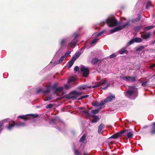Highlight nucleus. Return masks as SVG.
Segmentation results:
<instances>
[{
	"mask_svg": "<svg viewBox=\"0 0 155 155\" xmlns=\"http://www.w3.org/2000/svg\"><path fill=\"white\" fill-rule=\"evenodd\" d=\"M127 131L126 130H123L120 132L114 134L113 135L110 137L108 141V145L115 144V143L113 141H111L110 140L111 139H117L122 136L124 133Z\"/></svg>",
	"mask_w": 155,
	"mask_h": 155,
	"instance_id": "obj_1",
	"label": "nucleus"
},
{
	"mask_svg": "<svg viewBox=\"0 0 155 155\" xmlns=\"http://www.w3.org/2000/svg\"><path fill=\"white\" fill-rule=\"evenodd\" d=\"M82 94V92H78L74 91L70 92V93L66 95V97L68 99H75L77 98L79 96Z\"/></svg>",
	"mask_w": 155,
	"mask_h": 155,
	"instance_id": "obj_2",
	"label": "nucleus"
},
{
	"mask_svg": "<svg viewBox=\"0 0 155 155\" xmlns=\"http://www.w3.org/2000/svg\"><path fill=\"white\" fill-rule=\"evenodd\" d=\"M106 21L108 26L110 27L115 26L117 24V21L114 17L108 18Z\"/></svg>",
	"mask_w": 155,
	"mask_h": 155,
	"instance_id": "obj_3",
	"label": "nucleus"
},
{
	"mask_svg": "<svg viewBox=\"0 0 155 155\" xmlns=\"http://www.w3.org/2000/svg\"><path fill=\"white\" fill-rule=\"evenodd\" d=\"M130 22L129 21L126 22L123 25L121 26L117 27L114 29H112L110 31V33H113L115 32L121 30L128 25Z\"/></svg>",
	"mask_w": 155,
	"mask_h": 155,
	"instance_id": "obj_4",
	"label": "nucleus"
},
{
	"mask_svg": "<svg viewBox=\"0 0 155 155\" xmlns=\"http://www.w3.org/2000/svg\"><path fill=\"white\" fill-rule=\"evenodd\" d=\"M134 87L132 86H129L128 90L126 92L125 95L128 97H130L132 95L135 93V91L134 90Z\"/></svg>",
	"mask_w": 155,
	"mask_h": 155,
	"instance_id": "obj_5",
	"label": "nucleus"
},
{
	"mask_svg": "<svg viewBox=\"0 0 155 155\" xmlns=\"http://www.w3.org/2000/svg\"><path fill=\"white\" fill-rule=\"evenodd\" d=\"M81 71L83 73V75L84 77H87L89 74V71L88 69L84 66L81 67Z\"/></svg>",
	"mask_w": 155,
	"mask_h": 155,
	"instance_id": "obj_6",
	"label": "nucleus"
},
{
	"mask_svg": "<svg viewBox=\"0 0 155 155\" xmlns=\"http://www.w3.org/2000/svg\"><path fill=\"white\" fill-rule=\"evenodd\" d=\"M142 39L139 38H132L127 43V45L129 46L133 44L134 42L140 43L142 42Z\"/></svg>",
	"mask_w": 155,
	"mask_h": 155,
	"instance_id": "obj_7",
	"label": "nucleus"
},
{
	"mask_svg": "<svg viewBox=\"0 0 155 155\" xmlns=\"http://www.w3.org/2000/svg\"><path fill=\"white\" fill-rule=\"evenodd\" d=\"M63 90V87H59L53 91H54V94H56L57 96H60V95H59V93L62 92Z\"/></svg>",
	"mask_w": 155,
	"mask_h": 155,
	"instance_id": "obj_8",
	"label": "nucleus"
},
{
	"mask_svg": "<svg viewBox=\"0 0 155 155\" xmlns=\"http://www.w3.org/2000/svg\"><path fill=\"white\" fill-rule=\"evenodd\" d=\"M83 148L82 147H80L78 148H74V153L75 155H81V152L82 151Z\"/></svg>",
	"mask_w": 155,
	"mask_h": 155,
	"instance_id": "obj_9",
	"label": "nucleus"
},
{
	"mask_svg": "<svg viewBox=\"0 0 155 155\" xmlns=\"http://www.w3.org/2000/svg\"><path fill=\"white\" fill-rule=\"evenodd\" d=\"M149 133L150 135H155V122L152 124V126L150 129V130L149 132Z\"/></svg>",
	"mask_w": 155,
	"mask_h": 155,
	"instance_id": "obj_10",
	"label": "nucleus"
},
{
	"mask_svg": "<svg viewBox=\"0 0 155 155\" xmlns=\"http://www.w3.org/2000/svg\"><path fill=\"white\" fill-rule=\"evenodd\" d=\"M107 81L105 79H102L100 82H97L95 83V85L97 87L100 86L102 85L105 84L107 83Z\"/></svg>",
	"mask_w": 155,
	"mask_h": 155,
	"instance_id": "obj_11",
	"label": "nucleus"
},
{
	"mask_svg": "<svg viewBox=\"0 0 155 155\" xmlns=\"http://www.w3.org/2000/svg\"><path fill=\"white\" fill-rule=\"evenodd\" d=\"M102 60H99L97 58H94L91 60V62L93 64H97L98 63H100Z\"/></svg>",
	"mask_w": 155,
	"mask_h": 155,
	"instance_id": "obj_12",
	"label": "nucleus"
},
{
	"mask_svg": "<svg viewBox=\"0 0 155 155\" xmlns=\"http://www.w3.org/2000/svg\"><path fill=\"white\" fill-rule=\"evenodd\" d=\"M110 94V96H108L105 99L106 101L107 102L111 101L113 98H115V97L114 95H112L111 94Z\"/></svg>",
	"mask_w": 155,
	"mask_h": 155,
	"instance_id": "obj_13",
	"label": "nucleus"
},
{
	"mask_svg": "<svg viewBox=\"0 0 155 155\" xmlns=\"http://www.w3.org/2000/svg\"><path fill=\"white\" fill-rule=\"evenodd\" d=\"M126 130L127 131L124 133V136L126 135L128 138H130L133 136V133L129 131V130Z\"/></svg>",
	"mask_w": 155,
	"mask_h": 155,
	"instance_id": "obj_14",
	"label": "nucleus"
},
{
	"mask_svg": "<svg viewBox=\"0 0 155 155\" xmlns=\"http://www.w3.org/2000/svg\"><path fill=\"white\" fill-rule=\"evenodd\" d=\"M15 126V122L13 121L12 123H10L7 126L6 128L8 130H11L12 128Z\"/></svg>",
	"mask_w": 155,
	"mask_h": 155,
	"instance_id": "obj_15",
	"label": "nucleus"
},
{
	"mask_svg": "<svg viewBox=\"0 0 155 155\" xmlns=\"http://www.w3.org/2000/svg\"><path fill=\"white\" fill-rule=\"evenodd\" d=\"M151 35V33L150 32H148L146 34L142 35L141 37L144 39H147L150 38Z\"/></svg>",
	"mask_w": 155,
	"mask_h": 155,
	"instance_id": "obj_16",
	"label": "nucleus"
},
{
	"mask_svg": "<svg viewBox=\"0 0 155 155\" xmlns=\"http://www.w3.org/2000/svg\"><path fill=\"white\" fill-rule=\"evenodd\" d=\"M104 127V125L103 123H101L98 127V133L101 134L102 133V130Z\"/></svg>",
	"mask_w": 155,
	"mask_h": 155,
	"instance_id": "obj_17",
	"label": "nucleus"
},
{
	"mask_svg": "<svg viewBox=\"0 0 155 155\" xmlns=\"http://www.w3.org/2000/svg\"><path fill=\"white\" fill-rule=\"evenodd\" d=\"M138 17L137 18L134 19L132 20V21L133 22H138L139 21L141 18V16L140 13L137 14Z\"/></svg>",
	"mask_w": 155,
	"mask_h": 155,
	"instance_id": "obj_18",
	"label": "nucleus"
},
{
	"mask_svg": "<svg viewBox=\"0 0 155 155\" xmlns=\"http://www.w3.org/2000/svg\"><path fill=\"white\" fill-rule=\"evenodd\" d=\"M126 48H123L119 51V53L120 54H127L128 53V51L126 49Z\"/></svg>",
	"mask_w": 155,
	"mask_h": 155,
	"instance_id": "obj_19",
	"label": "nucleus"
},
{
	"mask_svg": "<svg viewBox=\"0 0 155 155\" xmlns=\"http://www.w3.org/2000/svg\"><path fill=\"white\" fill-rule=\"evenodd\" d=\"M44 94H49L51 91V87L50 86H46V90L44 89Z\"/></svg>",
	"mask_w": 155,
	"mask_h": 155,
	"instance_id": "obj_20",
	"label": "nucleus"
},
{
	"mask_svg": "<svg viewBox=\"0 0 155 155\" xmlns=\"http://www.w3.org/2000/svg\"><path fill=\"white\" fill-rule=\"evenodd\" d=\"M25 124L23 122H19L17 123H15V126L18 127H24L25 126Z\"/></svg>",
	"mask_w": 155,
	"mask_h": 155,
	"instance_id": "obj_21",
	"label": "nucleus"
},
{
	"mask_svg": "<svg viewBox=\"0 0 155 155\" xmlns=\"http://www.w3.org/2000/svg\"><path fill=\"white\" fill-rule=\"evenodd\" d=\"M147 46V45H146L145 46H141L136 48V51H141L143 50L145 47Z\"/></svg>",
	"mask_w": 155,
	"mask_h": 155,
	"instance_id": "obj_22",
	"label": "nucleus"
},
{
	"mask_svg": "<svg viewBox=\"0 0 155 155\" xmlns=\"http://www.w3.org/2000/svg\"><path fill=\"white\" fill-rule=\"evenodd\" d=\"M101 109L102 107H101L98 109L92 110L91 111V113L93 114H97Z\"/></svg>",
	"mask_w": 155,
	"mask_h": 155,
	"instance_id": "obj_23",
	"label": "nucleus"
},
{
	"mask_svg": "<svg viewBox=\"0 0 155 155\" xmlns=\"http://www.w3.org/2000/svg\"><path fill=\"white\" fill-rule=\"evenodd\" d=\"M80 109L81 110H82V111H81L82 112H83L85 114H88V115L89 116H93V115H91V114L90 113H89V111L88 110H83V109H84V107H80Z\"/></svg>",
	"mask_w": 155,
	"mask_h": 155,
	"instance_id": "obj_24",
	"label": "nucleus"
},
{
	"mask_svg": "<svg viewBox=\"0 0 155 155\" xmlns=\"http://www.w3.org/2000/svg\"><path fill=\"white\" fill-rule=\"evenodd\" d=\"M65 58L63 56H62L61 57V58H60L59 60L58 61H57L56 62V64H60L64 60V58Z\"/></svg>",
	"mask_w": 155,
	"mask_h": 155,
	"instance_id": "obj_25",
	"label": "nucleus"
},
{
	"mask_svg": "<svg viewBox=\"0 0 155 155\" xmlns=\"http://www.w3.org/2000/svg\"><path fill=\"white\" fill-rule=\"evenodd\" d=\"M136 76H129V81H131L132 82H134L136 81Z\"/></svg>",
	"mask_w": 155,
	"mask_h": 155,
	"instance_id": "obj_26",
	"label": "nucleus"
},
{
	"mask_svg": "<svg viewBox=\"0 0 155 155\" xmlns=\"http://www.w3.org/2000/svg\"><path fill=\"white\" fill-rule=\"evenodd\" d=\"M154 27V26L153 25L147 26L144 28L143 30L144 31L149 30L153 28Z\"/></svg>",
	"mask_w": 155,
	"mask_h": 155,
	"instance_id": "obj_27",
	"label": "nucleus"
},
{
	"mask_svg": "<svg viewBox=\"0 0 155 155\" xmlns=\"http://www.w3.org/2000/svg\"><path fill=\"white\" fill-rule=\"evenodd\" d=\"M18 117L20 118H21L24 120L25 121H26L29 119L28 117L25 115L19 116H18Z\"/></svg>",
	"mask_w": 155,
	"mask_h": 155,
	"instance_id": "obj_28",
	"label": "nucleus"
},
{
	"mask_svg": "<svg viewBox=\"0 0 155 155\" xmlns=\"http://www.w3.org/2000/svg\"><path fill=\"white\" fill-rule=\"evenodd\" d=\"M120 78H121L122 79L125 81H126L127 82H129V76H125L124 75H123L122 76V77H120Z\"/></svg>",
	"mask_w": 155,
	"mask_h": 155,
	"instance_id": "obj_29",
	"label": "nucleus"
},
{
	"mask_svg": "<svg viewBox=\"0 0 155 155\" xmlns=\"http://www.w3.org/2000/svg\"><path fill=\"white\" fill-rule=\"evenodd\" d=\"M150 6H153V5L151 4V2L150 1H149L147 3L146 8L147 9H148Z\"/></svg>",
	"mask_w": 155,
	"mask_h": 155,
	"instance_id": "obj_30",
	"label": "nucleus"
},
{
	"mask_svg": "<svg viewBox=\"0 0 155 155\" xmlns=\"http://www.w3.org/2000/svg\"><path fill=\"white\" fill-rule=\"evenodd\" d=\"M91 104L94 106H99V103L98 101H95L92 102Z\"/></svg>",
	"mask_w": 155,
	"mask_h": 155,
	"instance_id": "obj_31",
	"label": "nucleus"
},
{
	"mask_svg": "<svg viewBox=\"0 0 155 155\" xmlns=\"http://www.w3.org/2000/svg\"><path fill=\"white\" fill-rule=\"evenodd\" d=\"M99 120V118L98 116H95L94 118L92 120V122L93 123L97 122Z\"/></svg>",
	"mask_w": 155,
	"mask_h": 155,
	"instance_id": "obj_32",
	"label": "nucleus"
},
{
	"mask_svg": "<svg viewBox=\"0 0 155 155\" xmlns=\"http://www.w3.org/2000/svg\"><path fill=\"white\" fill-rule=\"evenodd\" d=\"M86 135L84 134V135H83L80 138L79 141L80 142H81L84 141L86 138Z\"/></svg>",
	"mask_w": 155,
	"mask_h": 155,
	"instance_id": "obj_33",
	"label": "nucleus"
},
{
	"mask_svg": "<svg viewBox=\"0 0 155 155\" xmlns=\"http://www.w3.org/2000/svg\"><path fill=\"white\" fill-rule=\"evenodd\" d=\"M58 83H55L53 85L52 87V88L53 91L57 88V87L58 86Z\"/></svg>",
	"mask_w": 155,
	"mask_h": 155,
	"instance_id": "obj_34",
	"label": "nucleus"
},
{
	"mask_svg": "<svg viewBox=\"0 0 155 155\" xmlns=\"http://www.w3.org/2000/svg\"><path fill=\"white\" fill-rule=\"evenodd\" d=\"M86 85H83L80 86L78 87V88L80 90H84L86 89Z\"/></svg>",
	"mask_w": 155,
	"mask_h": 155,
	"instance_id": "obj_35",
	"label": "nucleus"
},
{
	"mask_svg": "<svg viewBox=\"0 0 155 155\" xmlns=\"http://www.w3.org/2000/svg\"><path fill=\"white\" fill-rule=\"evenodd\" d=\"M68 68L69 69L71 67V66H72V65H73L74 63V62H73V61H71V60H70L69 62H68Z\"/></svg>",
	"mask_w": 155,
	"mask_h": 155,
	"instance_id": "obj_36",
	"label": "nucleus"
},
{
	"mask_svg": "<svg viewBox=\"0 0 155 155\" xmlns=\"http://www.w3.org/2000/svg\"><path fill=\"white\" fill-rule=\"evenodd\" d=\"M98 38L97 37H95L93 40L91 41V44H94L95 43L97 42V41H98Z\"/></svg>",
	"mask_w": 155,
	"mask_h": 155,
	"instance_id": "obj_37",
	"label": "nucleus"
},
{
	"mask_svg": "<svg viewBox=\"0 0 155 155\" xmlns=\"http://www.w3.org/2000/svg\"><path fill=\"white\" fill-rule=\"evenodd\" d=\"M75 80V78L73 77H71L70 79H69L68 81V83H70L71 82L73 81H74Z\"/></svg>",
	"mask_w": 155,
	"mask_h": 155,
	"instance_id": "obj_38",
	"label": "nucleus"
},
{
	"mask_svg": "<svg viewBox=\"0 0 155 155\" xmlns=\"http://www.w3.org/2000/svg\"><path fill=\"white\" fill-rule=\"evenodd\" d=\"M27 115H28L29 116H31L33 118H36L38 117V115L37 114H29Z\"/></svg>",
	"mask_w": 155,
	"mask_h": 155,
	"instance_id": "obj_39",
	"label": "nucleus"
},
{
	"mask_svg": "<svg viewBox=\"0 0 155 155\" xmlns=\"http://www.w3.org/2000/svg\"><path fill=\"white\" fill-rule=\"evenodd\" d=\"M107 101H106V99H105L104 100H102L100 103H99L100 106H103L106 103H107Z\"/></svg>",
	"mask_w": 155,
	"mask_h": 155,
	"instance_id": "obj_40",
	"label": "nucleus"
},
{
	"mask_svg": "<svg viewBox=\"0 0 155 155\" xmlns=\"http://www.w3.org/2000/svg\"><path fill=\"white\" fill-rule=\"evenodd\" d=\"M76 45V43L75 42H73V41H71V42H70L69 45L68 46L69 47H72V45H73L74 46H75Z\"/></svg>",
	"mask_w": 155,
	"mask_h": 155,
	"instance_id": "obj_41",
	"label": "nucleus"
},
{
	"mask_svg": "<svg viewBox=\"0 0 155 155\" xmlns=\"http://www.w3.org/2000/svg\"><path fill=\"white\" fill-rule=\"evenodd\" d=\"M52 99V98L51 96L47 97L45 99H44L45 101H50Z\"/></svg>",
	"mask_w": 155,
	"mask_h": 155,
	"instance_id": "obj_42",
	"label": "nucleus"
},
{
	"mask_svg": "<svg viewBox=\"0 0 155 155\" xmlns=\"http://www.w3.org/2000/svg\"><path fill=\"white\" fill-rule=\"evenodd\" d=\"M71 53V52L70 51H68L67 52H66L64 55H63L65 58H66L68 56V55L70 54Z\"/></svg>",
	"mask_w": 155,
	"mask_h": 155,
	"instance_id": "obj_43",
	"label": "nucleus"
},
{
	"mask_svg": "<svg viewBox=\"0 0 155 155\" xmlns=\"http://www.w3.org/2000/svg\"><path fill=\"white\" fill-rule=\"evenodd\" d=\"M110 85H111L110 83H109L108 84H107V85L106 86L104 87H103L102 88V89L103 90H106L107 89V88H108V87L110 86Z\"/></svg>",
	"mask_w": 155,
	"mask_h": 155,
	"instance_id": "obj_44",
	"label": "nucleus"
},
{
	"mask_svg": "<svg viewBox=\"0 0 155 155\" xmlns=\"http://www.w3.org/2000/svg\"><path fill=\"white\" fill-rule=\"evenodd\" d=\"M78 58L75 55L72 57L71 61L74 62Z\"/></svg>",
	"mask_w": 155,
	"mask_h": 155,
	"instance_id": "obj_45",
	"label": "nucleus"
},
{
	"mask_svg": "<svg viewBox=\"0 0 155 155\" xmlns=\"http://www.w3.org/2000/svg\"><path fill=\"white\" fill-rule=\"evenodd\" d=\"M78 58L75 55L72 57L71 61L74 62Z\"/></svg>",
	"mask_w": 155,
	"mask_h": 155,
	"instance_id": "obj_46",
	"label": "nucleus"
},
{
	"mask_svg": "<svg viewBox=\"0 0 155 155\" xmlns=\"http://www.w3.org/2000/svg\"><path fill=\"white\" fill-rule=\"evenodd\" d=\"M78 58L75 55L72 57L71 61L74 62Z\"/></svg>",
	"mask_w": 155,
	"mask_h": 155,
	"instance_id": "obj_47",
	"label": "nucleus"
},
{
	"mask_svg": "<svg viewBox=\"0 0 155 155\" xmlns=\"http://www.w3.org/2000/svg\"><path fill=\"white\" fill-rule=\"evenodd\" d=\"M81 53L80 51H78V52L76 53L75 54V55L78 58L79 57L80 55L81 54Z\"/></svg>",
	"mask_w": 155,
	"mask_h": 155,
	"instance_id": "obj_48",
	"label": "nucleus"
},
{
	"mask_svg": "<svg viewBox=\"0 0 155 155\" xmlns=\"http://www.w3.org/2000/svg\"><path fill=\"white\" fill-rule=\"evenodd\" d=\"M106 31L105 30H103L100 32L98 34H97V36H101V35L103 34L104 32H105Z\"/></svg>",
	"mask_w": 155,
	"mask_h": 155,
	"instance_id": "obj_49",
	"label": "nucleus"
},
{
	"mask_svg": "<svg viewBox=\"0 0 155 155\" xmlns=\"http://www.w3.org/2000/svg\"><path fill=\"white\" fill-rule=\"evenodd\" d=\"M44 89L42 88H40L38 89L37 91V92L39 93L41 92H42L44 94Z\"/></svg>",
	"mask_w": 155,
	"mask_h": 155,
	"instance_id": "obj_50",
	"label": "nucleus"
},
{
	"mask_svg": "<svg viewBox=\"0 0 155 155\" xmlns=\"http://www.w3.org/2000/svg\"><path fill=\"white\" fill-rule=\"evenodd\" d=\"M53 106V105L51 104H48L47 105L46 107L47 109H48L52 107Z\"/></svg>",
	"mask_w": 155,
	"mask_h": 155,
	"instance_id": "obj_51",
	"label": "nucleus"
},
{
	"mask_svg": "<svg viewBox=\"0 0 155 155\" xmlns=\"http://www.w3.org/2000/svg\"><path fill=\"white\" fill-rule=\"evenodd\" d=\"M116 56V54L115 53H114L110 56V58H113L115 57Z\"/></svg>",
	"mask_w": 155,
	"mask_h": 155,
	"instance_id": "obj_52",
	"label": "nucleus"
},
{
	"mask_svg": "<svg viewBox=\"0 0 155 155\" xmlns=\"http://www.w3.org/2000/svg\"><path fill=\"white\" fill-rule=\"evenodd\" d=\"M148 82V81H145L143 82L142 84V86H145L146 85Z\"/></svg>",
	"mask_w": 155,
	"mask_h": 155,
	"instance_id": "obj_53",
	"label": "nucleus"
},
{
	"mask_svg": "<svg viewBox=\"0 0 155 155\" xmlns=\"http://www.w3.org/2000/svg\"><path fill=\"white\" fill-rule=\"evenodd\" d=\"M79 69V67L78 66H76L74 68V71H78Z\"/></svg>",
	"mask_w": 155,
	"mask_h": 155,
	"instance_id": "obj_54",
	"label": "nucleus"
},
{
	"mask_svg": "<svg viewBox=\"0 0 155 155\" xmlns=\"http://www.w3.org/2000/svg\"><path fill=\"white\" fill-rule=\"evenodd\" d=\"M65 42V40L64 39H62L60 43L61 45H62Z\"/></svg>",
	"mask_w": 155,
	"mask_h": 155,
	"instance_id": "obj_55",
	"label": "nucleus"
},
{
	"mask_svg": "<svg viewBox=\"0 0 155 155\" xmlns=\"http://www.w3.org/2000/svg\"><path fill=\"white\" fill-rule=\"evenodd\" d=\"M74 38H76L78 36V35L76 33H74Z\"/></svg>",
	"mask_w": 155,
	"mask_h": 155,
	"instance_id": "obj_56",
	"label": "nucleus"
},
{
	"mask_svg": "<svg viewBox=\"0 0 155 155\" xmlns=\"http://www.w3.org/2000/svg\"><path fill=\"white\" fill-rule=\"evenodd\" d=\"M64 87L66 89H68L69 88V86L67 84H65L64 85Z\"/></svg>",
	"mask_w": 155,
	"mask_h": 155,
	"instance_id": "obj_57",
	"label": "nucleus"
},
{
	"mask_svg": "<svg viewBox=\"0 0 155 155\" xmlns=\"http://www.w3.org/2000/svg\"><path fill=\"white\" fill-rule=\"evenodd\" d=\"M155 66V64H151L150 65V68H153V67H154Z\"/></svg>",
	"mask_w": 155,
	"mask_h": 155,
	"instance_id": "obj_58",
	"label": "nucleus"
},
{
	"mask_svg": "<svg viewBox=\"0 0 155 155\" xmlns=\"http://www.w3.org/2000/svg\"><path fill=\"white\" fill-rule=\"evenodd\" d=\"M89 97V95H84V96H83V98L87 97Z\"/></svg>",
	"mask_w": 155,
	"mask_h": 155,
	"instance_id": "obj_59",
	"label": "nucleus"
},
{
	"mask_svg": "<svg viewBox=\"0 0 155 155\" xmlns=\"http://www.w3.org/2000/svg\"><path fill=\"white\" fill-rule=\"evenodd\" d=\"M3 125V123L2 122H0V129H1V127Z\"/></svg>",
	"mask_w": 155,
	"mask_h": 155,
	"instance_id": "obj_60",
	"label": "nucleus"
},
{
	"mask_svg": "<svg viewBox=\"0 0 155 155\" xmlns=\"http://www.w3.org/2000/svg\"><path fill=\"white\" fill-rule=\"evenodd\" d=\"M82 99H83V96H82L81 97H79V98H78V100H81Z\"/></svg>",
	"mask_w": 155,
	"mask_h": 155,
	"instance_id": "obj_61",
	"label": "nucleus"
},
{
	"mask_svg": "<svg viewBox=\"0 0 155 155\" xmlns=\"http://www.w3.org/2000/svg\"><path fill=\"white\" fill-rule=\"evenodd\" d=\"M96 87V85H95L93 86L92 87V88H95V87Z\"/></svg>",
	"mask_w": 155,
	"mask_h": 155,
	"instance_id": "obj_62",
	"label": "nucleus"
},
{
	"mask_svg": "<svg viewBox=\"0 0 155 155\" xmlns=\"http://www.w3.org/2000/svg\"><path fill=\"white\" fill-rule=\"evenodd\" d=\"M86 87L88 88H91V86H86Z\"/></svg>",
	"mask_w": 155,
	"mask_h": 155,
	"instance_id": "obj_63",
	"label": "nucleus"
},
{
	"mask_svg": "<svg viewBox=\"0 0 155 155\" xmlns=\"http://www.w3.org/2000/svg\"><path fill=\"white\" fill-rule=\"evenodd\" d=\"M84 155H87V154L86 153H84Z\"/></svg>",
	"mask_w": 155,
	"mask_h": 155,
	"instance_id": "obj_64",
	"label": "nucleus"
}]
</instances>
